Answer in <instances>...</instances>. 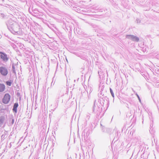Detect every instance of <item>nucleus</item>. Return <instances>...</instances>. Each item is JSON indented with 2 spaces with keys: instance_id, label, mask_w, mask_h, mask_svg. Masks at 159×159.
I'll use <instances>...</instances> for the list:
<instances>
[{
  "instance_id": "nucleus-8",
  "label": "nucleus",
  "mask_w": 159,
  "mask_h": 159,
  "mask_svg": "<svg viewBox=\"0 0 159 159\" xmlns=\"http://www.w3.org/2000/svg\"><path fill=\"white\" fill-rule=\"evenodd\" d=\"M110 90L112 96L113 97H114V93H113L111 89V88H110Z\"/></svg>"
},
{
  "instance_id": "nucleus-4",
  "label": "nucleus",
  "mask_w": 159,
  "mask_h": 159,
  "mask_svg": "<svg viewBox=\"0 0 159 159\" xmlns=\"http://www.w3.org/2000/svg\"><path fill=\"white\" fill-rule=\"evenodd\" d=\"M5 89V85L3 84L0 83V92H2L4 91Z\"/></svg>"
},
{
  "instance_id": "nucleus-9",
  "label": "nucleus",
  "mask_w": 159,
  "mask_h": 159,
  "mask_svg": "<svg viewBox=\"0 0 159 159\" xmlns=\"http://www.w3.org/2000/svg\"><path fill=\"white\" fill-rule=\"evenodd\" d=\"M12 69H13V72L15 73H16V71H15V67L14 66L12 67Z\"/></svg>"
},
{
  "instance_id": "nucleus-2",
  "label": "nucleus",
  "mask_w": 159,
  "mask_h": 159,
  "mask_svg": "<svg viewBox=\"0 0 159 159\" xmlns=\"http://www.w3.org/2000/svg\"><path fill=\"white\" fill-rule=\"evenodd\" d=\"M10 99V96L8 93L5 95L2 99V102L5 104L7 103L9 101Z\"/></svg>"
},
{
  "instance_id": "nucleus-1",
  "label": "nucleus",
  "mask_w": 159,
  "mask_h": 159,
  "mask_svg": "<svg viewBox=\"0 0 159 159\" xmlns=\"http://www.w3.org/2000/svg\"><path fill=\"white\" fill-rule=\"evenodd\" d=\"M0 73L3 76H6L8 73V70L7 68L3 66L0 67Z\"/></svg>"
},
{
  "instance_id": "nucleus-6",
  "label": "nucleus",
  "mask_w": 159,
  "mask_h": 159,
  "mask_svg": "<svg viewBox=\"0 0 159 159\" xmlns=\"http://www.w3.org/2000/svg\"><path fill=\"white\" fill-rule=\"evenodd\" d=\"M18 105L17 103H15L14 105L13 110L16 112L17 108L18 107Z\"/></svg>"
},
{
  "instance_id": "nucleus-10",
  "label": "nucleus",
  "mask_w": 159,
  "mask_h": 159,
  "mask_svg": "<svg viewBox=\"0 0 159 159\" xmlns=\"http://www.w3.org/2000/svg\"><path fill=\"white\" fill-rule=\"evenodd\" d=\"M14 122V120H13H13H12V124H13Z\"/></svg>"
},
{
  "instance_id": "nucleus-3",
  "label": "nucleus",
  "mask_w": 159,
  "mask_h": 159,
  "mask_svg": "<svg viewBox=\"0 0 159 159\" xmlns=\"http://www.w3.org/2000/svg\"><path fill=\"white\" fill-rule=\"evenodd\" d=\"M1 58L3 61H7L8 60V58L7 55L2 53L1 52Z\"/></svg>"
},
{
  "instance_id": "nucleus-5",
  "label": "nucleus",
  "mask_w": 159,
  "mask_h": 159,
  "mask_svg": "<svg viewBox=\"0 0 159 159\" xmlns=\"http://www.w3.org/2000/svg\"><path fill=\"white\" fill-rule=\"evenodd\" d=\"M129 36L134 41L138 42L139 40V39L138 38L135 36L133 35H129Z\"/></svg>"
},
{
  "instance_id": "nucleus-7",
  "label": "nucleus",
  "mask_w": 159,
  "mask_h": 159,
  "mask_svg": "<svg viewBox=\"0 0 159 159\" xmlns=\"http://www.w3.org/2000/svg\"><path fill=\"white\" fill-rule=\"evenodd\" d=\"M6 84L7 85L10 86L11 85V83L10 81H7L6 82Z\"/></svg>"
}]
</instances>
